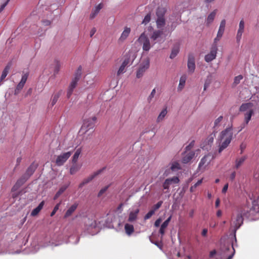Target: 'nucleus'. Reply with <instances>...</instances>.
I'll list each match as a JSON object with an SVG mask.
<instances>
[{
	"mask_svg": "<svg viewBox=\"0 0 259 259\" xmlns=\"http://www.w3.org/2000/svg\"><path fill=\"white\" fill-rule=\"evenodd\" d=\"M233 137V128L232 126L226 128L220 133L218 141L220 142V147L219 152L221 153L224 149L226 148L231 141Z\"/></svg>",
	"mask_w": 259,
	"mask_h": 259,
	"instance_id": "f257e3e1",
	"label": "nucleus"
},
{
	"mask_svg": "<svg viewBox=\"0 0 259 259\" xmlns=\"http://www.w3.org/2000/svg\"><path fill=\"white\" fill-rule=\"evenodd\" d=\"M253 106V104L251 102L243 103L240 106L239 111L240 112H246L244 114V122L242 124L241 128L240 131L242 130L247 124H248L252 116L253 115L254 111L252 109Z\"/></svg>",
	"mask_w": 259,
	"mask_h": 259,
	"instance_id": "f03ea898",
	"label": "nucleus"
},
{
	"mask_svg": "<svg viewBox=\"0 0 259 259\" xmlns=\"http://www.w3.org/2000/svg\"><path fill=\"white\" fill-rule=\"evenodd\" d=\"M242 213L246 218L252 219L259 218V203L253 200L251 207L247 205L242 207Z\"/></svg>",
	"mask_w": 259,
	"mask_h": 259,
	"instance_id": "7ed1b4c3",
	"label": "nucleus"
},
{
	"mask_svg": "<svg viewBox=\"0 0 259 259\" xmlns=\"http://www.w3.org/2000/svg\"><path fill=\"white\" fill-rule=\"evenodd\" d=\"M96 120L97 118L95 116H93L88 119H85L81 126V130L84 131V133H85L90 130H93L95 127Z\"/></svg>",
	"mask_w": 259,
	"mask_h": 259,
	"instance_id": "20e7f679",
	"label": "nucleus"
},
{
	"mask_svg": "<svg viewBox=\"0 0 259 259\" xmlns=\"http://www.w3.org/2000/svg\"><path fill=\"white\" fill-rule=\"evenodd\" d=\"M150 61L149 58L146 59L141 63L139 69L137 71L136 76L137 78H141L144 74V73L149 68Z\"/></svg>",
	"mask_w": 259,
	"mask_h": 259,
	"instance_id": "39448f33",
	"label": "nucleus"
},
{
	"mask_svg": "<svg viewBox=\"0 0 259 259\" xmlns=\"http://www.w3.org/2000/svg\"><path fill=\"white\" fill-rule=\"evenodd\" d=\"M136 56V52L133 50H131L128 52V53L126 55L123 56L122 63L126 66L130 65L135 59Z\"/></svg>",
	"mask_w": 259,
	"mask_h": 259,
	"instance_id": "423d86ee",
	"label": "nucleus"
},
{
	"mask_svg": "<svg viewBox=\"0 0 259 259\" xmlns=\"http://www.w3.org/2000/svg\"><path fill=\"white\" fill-rule=\"evenodd\" d=\"M71 154L72 152L69 151L67 152L63 153L58 156L56 160V165L59 166L63 165L70 157Z\"/></svg>",
	"mask_w": 259,
	"mask_h": 259,
	"instance_id": "0eeeda50",
	"label": "nucleus"
},
{
	"mask_svg": "<svg viewBox=\"0 0 259 259\" xmlns=\"http://www.w3.org/2000/svg\"><path fill=\"white\" fill-rule=\"evenodd\" d=\"M105 168L106 167H104L100 169H99L97 171L94 172L92 175H90L88 178L83 179L82 182L79 184V187L82 188L84 185L91 182L96 177L101 174L103 171V170L105 169Z\"/></svg>",
	"mask_w": 259,
	"mask_h": 259,
	"instance_id": "6e6552de",
	"label": "nucleus"
},
{
	"mask_svg": "<svg viewBox=\"0 0 259 259\" xmlns=\"http://www.w3.org/2000/svg\"><path fill=\"white\" fill-rule=\"evenodd\" d=\"M28 75H29L28 73L27 72L22 75L20 81L17 84L16 88L15 90V91H14L15 95H17L20 93V92L21 91V90L23 89V88L24 87V86L27 81Z\"/></svg>",
	"mask_w": 259,
	"mask_h": 259,
	"instance_id": "1a4fd4ad",
	"label": "nucleus"
},
{
	"mask_svg": "<svg viewBox=\"0 0 259 259\" xmlns=\"http://www.w3.org/2000/svg\"><path fill=\"white\" fill-rule=\"evenodd\" d=\"M226 24V21L225 19H223L221 21L217 36L214 39V43H216L218 41H219L222 37L225 31Z\"/></svg>",
	"mask_w": 259,
	"mask_h": 259,
	"instance_id": "9d476101",
	"label": "nucleus"
},
{
	"mask_svg": "<svg viewBox=\"0 0 259 259\" xmlns=\"http://www.w3.org/2000/svg\"><path fill=\"white\" fill-rule=\"evenodd\" d=\"M138 42L143 45V49H150L151 47L149 40L145 35L144 33H142L138 39Z\"/></svg>",
	"mask_w": 259,
	"mask_h": 259,
	"instance_id": "9b49d317",
	"label": "nucleus"
},
{
	"mask_svg": "<svg viewBox=\"0 0 259 259\" xmlns=\"http://www.w3.org/2000/svg\"><path fill=\"white\" fill-rule=\"evenodd\" d=\"M187 66L189 73H192L194 72L195 69V58L192 54H190L188 56Z\"/></svg>",
	"mask_w": 259,
	"mask_h": 259,
	"instance_id": "f8f14e48",
	"label": "nucleus"
},
{
	"mask_svg": "<svg viewBox=\"0 0 259 259\" xmlns=\"http://www.w3.org/2000/svg\"><path fill=\"white\" fill-rule=\"evenodd\" d=\"M194 155L195 152L194 151H186L185 150L183 154L182 162L185 164L189 163L194 157Z\"/></svg>",
	"mask_w": 259,
	"mask_h": 259,
	"instance_id": "ddd939ff",
	"label": "nucleus"
},
{
	"mask_svg": "<svg viewBox=\"0 0 259 259\" xmlns=\"http://www.w3.org/2000/svg\"><path fill=\"white\" fill-rule=\"evenodd\" d=\"M179 182V179L177 177H174L171 178L167 179L163 184L164 189H168L170 185L172 183L177 184Z\"/></svg>",
	"mask_w": 259,
	"mask_h": 259,
	"instance_id": "4468645a",
	"label": "nucleus"
},
{
	"mask_svg": "<svg viewBox=\"0 0 259 259\" xmlns=\"http://www.w3.org/2000/svg\"><path fill=\"white\" fill-rule=\"evenodd\" d=\"M243 216L244 217L242 213V208L240 212L237 214L235 221L234 222V227L236 229H238L241 225L243 224Z\"/></svg>",
	"mask_w": 259,
	"mask_h": 259,
	"instance_id": "2eb2a0df",
	"label": "nucleus"
},
{
	"mask_svg": "<svg viewBox=\"0 0 259 259\" xmlns=\"http://www.w3.org/2000/svg\"><path fill=\"white\" fill-rule=\"evenodd\" d=\"M244 29V22L243 20H241L239 24V29L237 31L236 39L237 41H239L241 38L242 33Z\"/></svg>",
	"mask_w": 259,
	"mask_h": 259,
	"instance_id": "dca6fc26",
	"label": "nucleus"
},
{
	"mask_svg": "<svg viewBox=\"0 0 259 259\" xmlns=\"http://www.w3.org/2000/svg\"><path fill=\"white\" fill-rule=\"evenodd\" d=\"M217 50H211L209 53L205 56L204 60L206 62H210L214 60L217 56Z\"/></svg>",
	"mask_w": 259,
	"mask_h": 259,
	"instance_id": "f3484780",
	"label": "nucleus"
},
{
	"mask_svg": "<svg viewBox=\"0 0 259 259\" xmlns=\"http://www.w3.org/2000/svg\"><path fill=\"white\" fill-rule=\"evenodd\" d=\"M37 164H34V163H32L27 169L24 176L28 179L34 173L37 168Z\"/></svg>",
	"mask_w": 259,
	"mask_h": 259,
	"instance_id": "a211bd4d",
	"label": "nucleus"
},
{
	"mask_svg": "<svg viewBox=\"0 0 259 259\" xmlns=\"http://www.w3.org/2000/svg\"><path fill=\"white\" fill-rule=\"evenodd\" d=\"M223 116L221 115V116H219L218 118H217L214 120V126H213V127L214 128L213 136V137L212 136L211 137V138L209 140L210 141H211V142L213 141V137H215V133L217 132L215 131L217 130L218 127H219L220 125V123L223 120Z\"/></svg>",
	"mask_w": 259,
	"mask_h": 259,
	"instance_id": "6ab92c4d",
	"label": "nucleus"
},
{
	"mask_svg": "<svg viewBox=\"0 0 259 259\" xmlns=\"http://www.w3.org/2000/svg\"><path fill=\"white\" fill-rule=\"evenodd\" d=\"M139 213V209L138 208H137L135 209L133 211H132L130 212L128 218V221L129 222H133L138 218V215Z\"/></svg>",
	"mask_w": 259,
	"mask_h": 259,
	"instance_id": "aec40b11",
	"label": "nucleus"
},
{
	"mask_svg": "<svg viewBox=\"0 0 259 259\" xmlns=\"http://www.w3.org/2000/svg\"><path fill=\"white\" fill-rule=\"evenodd\" d=\"M163 35V31L161 30H158L154 31L151 35V38L152 40L155 41H158L160 40V38L162 37Z\"/></svg>",
	"mask_w": 259,
	"mask_h": 259,
	"instance_id": "412c9836",
	"label": "nucleus"
},
{
	"mask_svg": "<svg viewBox=\"0 0 259 259\" xmlns=\"http://www.w3.org/2000/svg\"><path fill=\"white\" fill-rule=\"evenodd\" d=\"M81 165L77 163H72V165L70 168L69 173L71 175H73L77 172L81 168Z\"/></svg>",
	"mask_w": 259,
	"mask_h": 259,
	"instance_id": "4be33fe9",
	"label": "nucleus"
},
{
	"mask_svg": "<svg viewBox=\"0 0 259 259\" xmlns=\"http://www.w3.org/2000/svg\"><path fill=\"white\" fill-rule=\"evenodd\" d=\"M77 206L78 204L76 203L72 205L65 212L64 215V218H67L71 216L72 214L74 212V211L76 209Z\"/></svg>",
	"mask_w": 259,
	"mask_h": 259,
	"instance_id": "5701e85b",
	"label": "nucleus"
},
{
	"mask_svg": "<svg viewBox=\"0 0 259 259\" xmlns=\"http://www.w3.org/2000/svg\"><path fill=\"white\" fill-rule=\"evenodd\" d=\"M216 14L217 10H215L209 14L205 21L206 26H209L213 22Z\"/></svg>",
	"mask_w": 259,
	"mask_h": 259,
	"instance_id": "b1692460",
	"label": "nucleus"
},
{
	"mask_svg": "<svg viewBox=\"0 0 259 259\" xmlns=\"http://www.w3.org/2000/svg\"><path fill=\"white\" fill-rule=\"evenodd\" d=\"M102 8L103 5L102 4H99L97 7H96L95 9L92 10V13L90 14V19H94L96 16V15L99 13V11Z\"/></svg>",
	"mask_w": 259,
	"mask_h": 259,
	"instance_id": "393cba45",
	"label": "nucleus"
},
{
	"mask_svg": "<svg viewBox=\"0 0 259 259\" xmlns=\"http://www.w3.org/2000/svg\"><path fill=\"white\" fill-rule=\"evenodd\" d=\"M45 204V201H42L38 205L37 207H36L35 208H34L31 212V216H35L37 214H38V213L40 211V210L42 209L44 205Z\"/></svg>",
	"mask_w": 259,
	"mask_h": 259,
	"instance_id": "a878e982",
	"label": "nucleus"
},
{
	"mask_svg": "<svg viewBox=\"0 0 259 259\" xmlns=\"http://www.w3.org/2000/svg\"><path fill=\"white\" fill-rule=\"evenodd\" d=\"M130 32H131V29L128 27H125L124 28V30L121 33V35L119 39V40L120 41H123V40H124L127 37V36L129 35Z\"/></svg>",
	"mask_w": 259,
	"mask_h": 259,
	"instance_id": "bb28decb",
	"label": "nucleus"
},
{
	"mask_svg": "<svg viewBox=\"0 0 259 259\" xmlns=\"http://www.w3.org/2000/svg\"><path fill=\"white\" fill-rule=\"evenodd\" d=\"M187 79V76L186 75H182L180 79L179 84L178 88V90L181 91L184 88L186 81Z\"/></svg>",
	"mask_w": 259,
	"mask_h": 259,
	"instance_id": "cd10ccee",
	"label": "nucleus"
},
{
	"mask_svg": "<svg viewBox=\"0 0 259 259\" xmlns=\"http://www.w3.org/2000/svg\"><path fill=\"white\" fill-rule=\"evenodd\" d=\"M166 12V9L163 7H158L156 10V16L157 18H164Z\"/></svg>",
	"mask_w": 259,
	"mask_h": 259,
	"instance_id": "c85d7f7f",
	"label": "nucleus"
},
{
	"mask_svg": "<svg viewBox=\"0 0 259 259\" xmlns=\"http://www.w3.org/2000/svg\"><path fill=\"white\" fill-rule=\"evenodd\" d=\"M124 229L126 233L128 235H131L134 232V228L133 225L126 224L124 226Z\"/></svg>",
	"mask_w": 259,
	"mask_h": 259,
	"instance_id": "c756f323",
	"label": "nucleus"
},
{
	"mask_svg": "<svg viewBox=\"0 0 259 259\" xmlns=\"http://www.w3.org/2000/svg\"><path fill=\"white\" fill-rule=\"evenodd\" d=\"M62 91L60 90L57 93L55 94L52 96V98L51 100V106H53L57 102L59 98L60 97V95H61Z\"/></svg>",
	"mask_w": 259,
	"mask_h": 259,
	"instance_id": "7c9ffc66",
	"label": "nucleus"
},
{
	"mask_svg": "<svg viewBox=\"0 0 259 259\" xmlns=\"http://www.w3.org/2000/svg\"><path fill=\"white\" fill-rule=\"evenodd\" d=\"M246 158L247 157L246 156L237 158L235 161V168L238 169L244 163Z\"/></svg>",
	"mask_w": 259,
	"mask_h": 259,
	"instance_id": "2f4dec72",
	"label": "nucleus"
},
{
	"mask_svg": "<svg viewBox=\"0 0 259 259\" xmlns=\"http://www.w3.org/2000/svg\"><path fill=\"white\" fill-rule=\"evenodd\" d=\"M81 152V148L77 149L72 158V163H77L79 156Z\"/></svg>",
	"mask_w": 259,
	"mask_h": 259,
	"instance_id": "473e14b6",
	"label": "nucleus"
},
{
	"mask_svg": "<svg viewBox=\"0 0 259 259\" xmlns=\"http://www.w3.org/2000/svg\"><path fill=\"white\" fill-rule=\"evenodd\" d=\"M82 74V67L79 66L74 73L73 79L79 80Z\"/></svg>",
	"mask_w": 259,
	"mask_h": 259,
	"instance_id": "72a5a7b5",
	"label": "nucleus"
},
{
	"mask_svg": "<svg viewBox=\"0 0 259 259\" xmlns=\"http://www.w3.org/2000/svg\"><path fill=\"white\" fill-rule=\"evenodd\" d=\"M167 113V112L166 108H165V109H163L161 111L159 115H158L157 119V122H159L161 121L163 119V118H164L165 115H166Z\"/></svg>",
	"mask_w": 259,
	"mask_h": 259,
	"instance_id": "f704fd0d",
	"label": "nucleus"
},
{
	"mask_svg": "<svg viewBox=\"0 0 259 259\" xmlns=\"http://www.w3.org/2000/svg\"><path fill=\"white\" fill-rule=\"evenodd\" d=\"M10 69V66L8 65L6 66L4 70H3L1 78H0V81H2L7 76L9 71Z\"/></svg>",
	"mask_w": 259,
	"mask_h": 259,
	"instance_id": "c9c22d12",
	"label": "nucleus"
},
{
	"mask_svg": "<svg viewBox=\"0 0 259 259\" xmlns=\"http://www.w3.org/2000/svg\"><path fill=\"white\" fill-rule=\"evenodd\" d=\"M165 24V20L164 18H157L156 20V25L158 28L163 27Z\"/></svg>",
	"mask_w": 259,
	"mask_h": 259,
	"instance_id": "e433bc0d",
	"label": "nucleus"
},
{
	"mask_svg": "<svg viewBox=\"0 0 259 259\" xmlns=\"http://www.w3.org/2000/svg\"><path fill=\"white\" fill-rule=\"evenodd\" d=\"M168 224L165 222H164L160 226L159 229V233L161 235L162 237L164 235L165 233V229L167 228Z\"/></svg>",
	"mask_w": 259,
	"mask_h": 259,
	"instance_id": "4c0bfd02",
	"label": "nucleus"
},
{
	"mask_svg": "<svg viewBox=\"0 0 259 259\" xmlns=\"http://www.w3.org/2000/svg\"><path fill=\"white\" fill-rule=\"evenodd\" d=\"M55 66H54V74H57L58 73L59 70H60V67H61V64L60 63V62L56 60L55 61Z\"/></svg>",
	"mask_w": 259,
	"mask_h": 259,
	"instance_id": "58836bf2",
	"label": "nucleus"
},
{
	"mask_svg": "<svg viewBox=\"0 0 259 259\" xmlns=\"http://www.w3.org/2000/svg\"><path fill=\"white\" fill-rule=\"evenodd\" d=\"M126 66H126L125 65H124V64L122 63L121 66H120L118 70L117 71V75L118 76H119L120 74H123V73H124L125 72V67Z\"/></svg>",
	"mask_w": 259,
	"mask_h": 259,
	"instance_id": "ea45409f",
	"label": "nucleus"
},
{
	"mask_svg": "<svg viewBox=\"0 0 259 259\" xmlns=\"http://www.w3.org/2000/svg\"><path fill=\"white\" fill-rule=\"evenodd\" d=\"M27 179L28 178L25 177V176H23L21 178L18 180L16 183L20 187L27 181Z\"/></svg>",
	"mask_w": 259,
	"mask_h": 259,
	"instance_id": "a19ab883",
	"label": "nucleus"
},
{
	"mask_svg": "<svg viewBox=\"0 0 259 259\" xmlns=\"http://www.w3.org/2000/svg\"><path fill=\"white\" fill-rule=\"evenodd\" d=\"M170 168L172 170H179L181 169V166L178 162H174L172 163Z\"/></svg>",
	"mask_w": 259,
	"mask_h": 259,
	"instance_id": "79ce46f5",
	"label": "nucleus"
},
{
	"mask_svg": "<svg viewBox=\"0 0 259 259\" xmlns=\"http://www.w3.org/2000/svg\"><path fill=\"white\" fill-rule=\"evenodd\" d=\"M150 20H151V14L148 13L144 17V19H143L142 23L146 24L150 22Z\"/></svg>",
	"mask_w": 259,
	"mask_h": 259,
	"instance_id": "37998d69",
	"label": "nucleus"
},
{
	"mask_svg": "<svg viewBox=\"0 0 259 259\" xmlns=\"http://www.w3.org/2000/svg\"><path fill=\"white\" fill-rule=\"evenodd\" d=\"M66 187H61L59 191L56 193L54 199H56L58 197H59L62 193L64 192V191L66 190Z\"/></svg>",
	"mask_w": 259,
	"mask_h": 259,
	"instance_id": "c03bdc74",
	"label": "nucleus"
},
{
	"mask_svg": "<svg viewBox=\"0 0 259 259\" xmlns=\"http://www.w3.org/2000/svg\"><path fill=\"white\" fill-rule=\"evenodd\" d=\"M155 94H156V90H155V89H154L152 91L151 94H150V95L148 97L147 100H148V101L149 103L151 102V100H152V99L155 96Z\"/></svg>",
	"mask_w": 259,
	"mask_h": 259,
	"instance_id": "a18cd8bd",
	"label": "nucleus"
},
{
	"mask_svg": "<svg viewBox=\"0 0 259 259\" xmlns=\"http://www.w3.org/2000/svg\"><path fill=\"white\" fill-rule=\"evenodd\" d=\"M162 203H163V202L162 201H159L158 202H157L156 204H155L152 207V210H154V212H155L156 210L158 209L161 207Z\"/></svg>",
	"mask_w": 259,
	"mask_h": 259,
	"instance_id": "49530a36",
	"label": "nucleus"
},
{
	"mask_svg": "<svg viewBox=\"0 0 259 259\" xmlns=\"http://www.w3.org/2000/svg\"><path fill=\"white\" fill-rule=\"evenodd\" d=\"M79 80H76V79H72L69 87L75 89L77 85V82Z\"/></svg>",
	"mask_w": 259,
	"mask_h": 259,
	"instance_id": "de8ad7c7",
	"label": "nucleus"
},
{
	"mask_svg": "<svg viewBox=\"0 0 259 259\" xmlns=\"http://www.w3.org/2000/svg\"><path fill=\"white\" fill-rule=\"evenodd\" d=\"M154 210H150L144 217V220L149 219L154 214Z\"/></svg>",
	"mask_w": 259,
	"mask_h": 259,
	"instance_id": "09e8293b",
	"label": "nucleus"
},
{
	"mask_svg": "<svg viewBox=\"0 0 259 259\" xmlns=\"http://www.w3.org/2000/svg\"><path fill=\"white\" fill-rule=\"evenodd\" d=\"M60 204H61V203H59L55 205V206L54 207L53 211L51 213V215H50L51 217H53V215H55V214L56 213L57 211L59 209L60 205Z\"/></svg>",
	"mask_w": 259,
	"mask_h": 259,
	"instance_id": "8fccbe9b",
	"label": "nucleus"
},
{
	"mask_svg": "<svg viewBox=\"0 0 259 259\" xmlns=\"http://www.w3.org/2000/svg\"><path fill=\"white\" fill-rule=\"evenodd\" d=\"M195 143V141L193 140L186 147L185 150L186 151H190V150L193 147Z\"/></svg>",
	"mask_w": 259,
	"mask_h": 259,
	"instance_id": "3c124183",
	"label": "nucleus"
},
{
	"mask_svg": "<svg viewBox=\"0 0 259 259\" xmlns=\"http://www.w3.org/2000/svg\"><path fill=\"white\" fill-rule=\"evenodd\" d=\"M110 185L107 186L103 188H102L98 193V197L101 196L109 188Z\"/></svg>",
	"mask_w": 259,
	"mask_h": 259,
	"instance_id": "603ef678",
	"label": "nucleus"
},
{
	"mask_svg": "<svg viewBox=\"0 0 259 259\" xmlns=\"http://www.w3.org/2000/svg\"><path fill=\"white\" fill-rule=\"evenodd\" d=\"M242 78L243 76L241 75L236 76L234 78V83L236 84H238Z\"/></svg>",
	"mask_w": 259,
	"mask_h": 259,
	"instance_id": "864d4df0",
	"label": "nucleus"
},
{
	"mask_svg": "<svg viewBox=\"0 0 259 259\" xmlns=\"http://www.w3.org/2000/svg\"><path fill=\"white\" fill-rule=\"evenodd\" d=\"M179 53V50H172V52L170 55L171 59L174 58Z\"/></svg>",
	"mask_w": 259,
	"mask_h": 259,
	"instance_id": "5fc2aeb1",
	"label": "nucleus"
},
{
	"mask_svg": "<svg viewBox=\"0 0 259 259\" xmlns=\"http://www.w3.org/2000/svg\"><path fill=\"white\" fill-rule=\"evenodd\" d=\"M74 89L70 87H68V89L67 93V98H69L71 97V96L73 92Z\"/></svg>",
	"mask_w": 259,
	"mask_h": 259,
	"instance_id": "6e6d98bb",
	"label": "nucleus"
},
{
	"mask_svg": "<svg viewBox=\"0 0 259 259\" xmlns=\"http://www.w3.org/2000/svg\"><path fill=\"white\" fill-rule=\"evenodd\" d=\"M206 156L203 157L200 160V162L199 164V167L202 166L206 162Z\"/></svg>",
	"mask_w": 259,
	"mask_h": 259,
	"instance_id": "4d7b16f0",
	"label": "nucleus"
},
{
	"mask_svg": "<svg viewBox=\"0 0 259 259\" xmlns=\"http://www.w3.org/2000/svg\"><path fill=\"white\" fill-rule=\"evenodd\" d=\"M10 0H7V1L3 4L1 7H0V13L4 10L5 8L6 7V6L9 3Z\"/></svg>",
	"mask_w": 259,
	"mask_h": 259,
	"instance_id": "13d9d810",
	"label": "nucleus"
},
{
	"mask_svg": "<svg viewBox=\"0 0 259 259\" xmlns=\"http://www.w3.org/2000/svg\"><path fill=\"white\" fill-rule=\"evenodd\" d=\"M162 221V219L161 218H159L156 220L154 223V226L155 227H158L160 226V224Z\"/></svg>",
	"mask_w": 259,
	"mask_h": 259,
	"instance_id": "bf43d9fd",
	"label": "nucleus"
},
{
	"mask_svg": "<svg viewBox=\"0 0 259 259\" xmlns=\"http://www.w3.org/2000/svg\"><path fill=\"white\" fill-rule=\"evenodd\" d=\"M19 187L20 186H19V185L16 183V184L12 188V191L14 192L17 191L19 188Z\"/></svg>",
	"mask_w": 259,
	"mask_h": 259,
	"instance_id": "052dcab7",
	"label": "nucleus"
},
{
	"mask_svg": "<svg viewBox=\"0 0 259 259\" xmlns=\"http://www.w3.org/2000/svg\"><path fill=\"white\" fill-rule=\"evenodd\" d=\"M42 23L45 26H48L51 24V21L48 20H44L42 21Z\"/></svg>",
	"mask_w": 259,
	"mask_h": 259,
	"instance_id": "680f3d73",
	"label": "nucleus"
},
{
	"mask_svg": "<svg viewBox=\"0 0 259 259\" xmlns=\"http://www.w3.org/2000/svg\"><path fill=\"white\" fill-rule=\"evenodd\" d=\"M208 232V230L207 229H203L201 232V235L203 237H206L207 236V234Z\"/></svg>",
	"mask_w": 259,
	"mask_h": 259,
	"instance_id": "e2e57ef3",
	"label": "nucleus"
},
{
	"mask_svg": "<svg viewBox=\"0 0 259 259\" xmlns=\"http://www.w3.org/2000/svg\"><path fill=\"white\" fill-rule=\"evenodd\" d=\"M228 189V184H226L224 185V186L222 189V193H225L227 192Z\"/></svg>",
	"mask_w": 259,
	"mask_h": 259,
	"instance_id": "0e129e2a",
	"label": "nucleus"
},
{
	"mask_svg": "<svg viewBox=\"0 0 259 259\" xmlns=\"http://www.w3.org/2000/svg\"><path fill=\"white\" fill-rule=\"evenodd\" d=\"M202 181H203V179H201V180H198L197 181V182L194 185V188H196L197 186H198L199 185L201 184L202 183Z\"/></svg>",
	"mask_w": 259,
	"mask_h": 259,
	"instance_id": "69168bd1",
	"label": "nucleus"
},
{
	"mask_svg": "<svg viewBox=\"0 0 259 259\" xmlns=\"http://www.w3.org/2000/svg\"><path fill=\"white\" fill-rule=\"evenodd\" d=\"M96 32V29L95 27H93L90 31V37H92L95 32Z\"/></svg>",
	"mask_w": 259,
	"mask_h": 259,
	"instance_id": "338daca9",
	"label": "nucleus"
},
{
	"mask_svg": "<svg viewBox=\"0 0 259 259\" xmlns=\"http://www.w3.org/2000/svg\"><path fill=\"white\" fill-rule=\"evenodd\" d=\"M235 177H236V172H235V171H234L231 174V175L230 176V179L231 180L233 181L234 180V179L235 178Z\"/></svg>",
	"mask_w": 259,
	"mask_h": 259,
	"instance_id": "774afa93",
	"label": "nucleus"
}]
</instances>
